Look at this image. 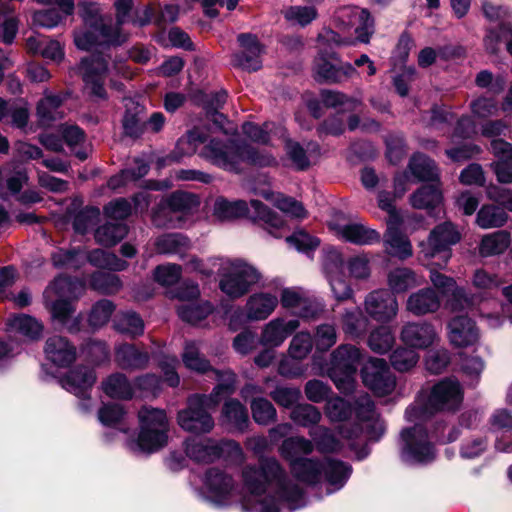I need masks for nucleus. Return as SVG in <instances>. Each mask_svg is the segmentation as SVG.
<instances>
[{"mask_svg":"<svg viewBox=\"0 0 512 512\" xmlns=\"http://www.w3.org/2000/svg\"><path fill=\"white\" fill-rule=\"evenodd\" d=\"M463 400V390L456 379L446 378L435 384L428 398L429 409L455 410Z\"/></svg>","mask_w":512,"mask_h":512,"instance_id":"16","label":"nucleus"},{"mask_svg":"<svg viewBox=\"0 0 512 512\" xmlns=\"http://www.w3.org/2000/svg\"><path fill=\"white\" fill-rule=\"evenodd\" d=\"M313 448V443L308 439L290 437L283 441L280 452L290 462L294 476L302 482L317 481L324 470L328 484L333 487L329 492L341 489L350 475V467L334 460H327L325 465H322L313 459L301 457L311 453Z\"/></svg>","mask_w":512,"mask_h":512,"instance_id":"2","label":"nucleus"},{"mask_svg":"<svg viewBox=\"0 0 512 512\" xmlns=\"http://www.w3.org/2000/svg\"><path fill=\"white\" fill-rule=\"evenodd\" d=\"M498 41L504 42L508 52L512 55V29L503 26L498 32L491 31L485 39L486 48L492 53L496 52Z\"/></svg>","mask_w":512,"mask_h":512,"instance_id":"64","label":"nucleus"},{"mask_svg":"<svg viewBox=\"0 0 512 512\" xmlns=\"http://www.w3.org/2000/svg\"><path fill=\"white\" fill-rule=\"evenodd\" d=\"M368 323L367 317L364 316L362 310L358 307L346 310L342 317L343 331L352 338L364 335Z\"/></svg>","mask_w":512,"mask_h":512,"instance_id":"38","label":"nucleus"},{"mask_svg":"<svg viewBox=\"0 0 512 512\" xmlns=\"http://www.w3.org/2000/svg\"><path fill=\"white\" fill-rule=\"evenodd\" d=\"M79 70L82 74L85 86L90 93L98 96H104L103 81L107 70V63L100 55H91L82 59Z\"/></svg>","mask_w":512,"mask_h":512,"instance_id":"21","label":"nucleus"},{"mask_svg":"<svg viewBox=\"0 0 512 512\" xmlns=\"http://www.w3.org/2000/svg\"><path fill=\"white\" fill-rule=\"evenodd\" d=\"M313 71L316 80L337 83V66L331 64L323 55L315 58Z\"/></svg>","mask_w":512,"mask_h":512,"instance_id":"61","label":"nucleus"},{"mask_svg":"<svg viewBox=\"0 0 512 512\" xmlns=\"http://www.w3.org/2000/svg\"><path fill=\"white\" fill-rule=\"evenodd\" d=\"M213 266H218L221 291L232 299L245 295L261 279L257 268L242 259H215Z\"/></svg>","mask_w":512,"mask_h":512,"instance_id":"7","label":"nucleus"},{"mask_svg":"<svg viewBox=\"0 0 512 512\" xmlns=\"http://www.w3.org/2000/svg\"><path fill=\"white\" fill-rule=\"evenodd\" d=\"M200 156L211 164L227 171L238 172L243 163L270 166L275 158L269 154H259L247 146H239L233 141L224 143L211 139L201 150Z\"/></svg>","mask_w":512,"mask_h":512,"instance_id":"6","label":"nucleus"},{"mask_svg":"<svg viewBox=\"0 0 512 512\" xmlns=\"http://www.w3.org/2000/svg\"><path fill=\"white\" fill-rule=\"evenodd\" d=\"M199 198L186 192H175L169 200V208L174 212H189L199 206Z\"/></svg>","mask_w":512,"mask_h":512,"instance_id":"58","label":"nucleus"},{"mask_svg":"<svg viewBox=\"0 0 512 512\" xmlns=\"http://www.w3.org/2000/svg\"><path fill=\"white\" fill-rule=\"evenodd\" d=\"M507 221L508 215L505 210L494 204L483 205L476 216V224L482 229L499 228Z\"/></svg>","mask_w":512,"mask_h":512,"instance_id":"34","label":"nucleus"},{"mask_svg":"<svg viewBox=\"0 0 512 512\" xmlns=\"http://www.w3.org/2000/svg\"><path fill=\"white\" fill-rule=\"evenodd\" d=\"M418 361L419 354L413 349L404 347L397 348L390 356L391 365L399 372L409 371Z\"/></svg>","mask_w":512,"mask_h":512,"instance_id":"53","label":"nucleus"},{"mask_svg":"<svg viewBox=\"0 0 512 512\" xmlns=\"http://www.w3.org/2000/svg\"><path fill=\"white\" fill-rule=\"evenodd\" d=\"M277 295L268 292H257L249 296L245 304V316L249 321L266 320L277 308Z\"/></svg>","mask_w":512,"mask_h":512,"instance_id":"25","label":"nucleus"},{"mask_svg":"<svg viewBox=\"0 0 512 512\" xmlns=\"http://www.w3.org/2000/svg\"><path fill=\"white\" fill-rule=\"evenodd\" d=\"M362 359L360 350L352 345H340L331 354L329 376L343 393H350L355 387V375Z\"/></svg>","mask_w":512,"mask_h":512,"instance_id":"9","label":"nucleus"},{"mask_svg":"<svg viewBox=\"0 0 512 512\" xmlns=\"http://www.w3.org/2000/svg\"><path fill=\"white\" fill-rule=\"evenodd\" d=\"M310 436L321 452H334L341 448L339 440L325 427L318 426L312 429Z\"/></svg>","mask_w":512,"mask_h":512,"instance_id":"54","label":"nucleus"},{"mask_svg":"<svg viewBox=\"0 0 512 512\" xmlns=\"http://www.w3.org/2000/svg\"><path fill=\"white\" fill-rule=\"evenodd\" d=\"M290 417L295 423L309 427L320 421L321 413L316 407L310 404H302L292 410Z\"/></svg>","mask_w":512,"mask_h":512,"instance_id":"55","label":"nucleus"},{"mask_svg":"<svg viewBox=\"0 0 512 512\" xmlns=\"http://www.w3.org/2000/svg\"><path fill=\"white\" fill-rule=\"evenodd\" d=\"M190 247L187 237L182 234H165L156 241V248L163 254H183Z\"/></svg>","mask_w":512,"mask_h":512,"instance_id":"46","label":"nucleus"},{"mask_svg":"<svg viewBox=\"0 0 512 512\" xmlns=\"http://www.w3.org/2000/svg\"><path fill=\"white\" fill-rule=\"evenodd\" d=\"M140 433L138 447L148 453L155 452L167 444L168 420L163 410L144 407L138 414Z\"/></svg>","mask_w":512,"mask_h":512,"instance_id":"10","label":"nucleus"},{"mask_svg":"<svg viewBox=\"0 0 512 512\" xmlns=\"http://www.w3.org/2000/svg\"><path fill=\"white\" fill-rule=\"evenodd\" d=\"M222 420L232 428L243 431L248 425L246 408L237 400H230L224 404Z\"/></svg>","mask_w":512,"mask_h":512,"instance_id":"37","label":"nucleus"},{"mask_svg":"<svg viewBox=\"0 0 512 512\" xmlns=\"http://www.w3.org/2000/svg\"><path fill=\"white\" fill-rule=\"evenodd\" d=\"M299 326L300 322L297 319L274 318L264 325L260 343L270 348L279 347Z\"/></svg>","mask_w":512,"mask_h":512,"instance_id":"22","label":"nucleus"},{"mask_svg":"<svg viewBox=\"0 0 512 512\" xmlns=\"http://www.w3.org/2000/svg\"><path fill=\"white\" fill-rule=\"evenodd\" d=\"M399 225H387V231L384 235V246L387 254L404 260L413 255V248L408 237L398 230Z\"/></svg>","mask_w":512,"mask_h":512,"instance_id":"29","label":"nucleus"},{"mask_svg":"<svg viewBox=\"0 0 512 512\" xmlns=\"http://www.w3.org/2000/svg\"><path fill=\"white\" fill-rule=\"evenodd\" d=\"M280 303L302 318H313L321 310L320 305L300 287H286L281 290Z\"/></svg>","mask_w":512,"mask_h":512,"instance_id":"18","label":"nucleus"},{"mask_svg":"<svg viewBox=\"0 0 512 512\" xmlns=\"http://www.w3.org/2000/svg\"><path fill=\"white\" fill-rule=\"evenodd\" d=\"M428 412L418 402L407 408L405 417L409 422H415L410 428L401 432V459L409 465L427 464L435 459L436 453L422 422Z\"/></svg>","mask_w":512,"mask_h":512,"instance_id":"5","label":"nucleus"},{"mask_svg":"<svg viewBox=\"0 0 512 512\" xmlns=\"http://www.w3.org/2000/svg\"><path fill=\"white\" fill-rule=\"evenodd\" d=\"M127 233V227L122 223L108 222L95 232V239L104 246H113Z\"/></svg>","mask_w":512,"mask_h":512,"instance_id":"48","label":"nucleus"},{"mask_svg":"<svg viewBox=\"0 0 512 512\" xmlns=\"http://www.w3.org/2000/svg\"><path fill=\"white\" fill-rule=\"evenodd\" d=\"M98 419L105 426L125 431L126 411L122 405L104 404L98 411Z\"/></svg>","mask_w":512,"mask_h":512,"instance_id":"41","label":"nucleus"},{"mask_svg":"<svg viewBox=\"0 0 512 512\" xmlns=\"http://www.w3.org/2000/svg\"><path fill=\"white\" fill-rule=\"evenodd\" d=\"M185 451L188 457L197 462H211L219 457L221 448L212 439L192 438L187 440Z\"/></svg>","mask_w":512,"mask_h":512,"instance_id":"32","label":"nucleus"},{"mask_svg":"<svg viewBox=\"0 0 512 512\" xmlns=\"http://www.w3.org/2000/svg\"><path fill=\"white\" fill-rule=\"evenodd\" d=\"M401 341L409 348L427 349L438 340L434 326L426 321L408 322L403 325L400 332Z\"/></svg>","mask_w":512,"mask_h":512,"instance_id":"19","label":"nucleus"},{"mask_svg":"<svg viewBox=\"0 0 512 512\" xmlns=\"http://www.w3.org/2000/svg\"><path fill=\"white\" fill-rule=\"evenodd\" d=\"M395 342L392 330L387 326H380L374 329L368 338V346L376 353L388 352Z\"/></svg>","mask_w":512,"mask_h":512,"instance_id":"50","label":"nucleus"},{"mask_svg":"<svg viewBox=\"0 0 512 512\" xmlns=\"http://www.w3.org/2000/svg\"><path fill=\"white\" fill-rule=\"evenodd\" d=\"M475 83L478 87L485 88L494 94H499L506 86V80L502 75L494 76L487 70L480 71L477 74Z\"/></svg>","mask_w":512,"mask_h":512,"instance_id":"63","label":"nucleus"},{"mask_svg":"<svg viewBox=\"0 0 512 512\" xmlns=\"http://www.w3.org/2000/svg\"><path fill=\"white\" fill-rule=\"evenodd\" d=\"M182 361L189 370L204 373L210 369L209 362L200 354L196 342H187L182 353Z\"/></svg>","mask_w":512,"mask_h":512,"instance_id":"49","label":"nucleus"},{"mask_svg":"<svg viewBox=\"0 0 512 512\" xmlns=\"http://www.w3.org/2000/svg\"><path fill=\"white\" fill-rule=\"evenodd\" d=\"M165 122V116L161 112L152 113L144 122H140L137 117H132L130 118V137H139L146 132L158 133L164 127Z\"/></svg>","mask_w":512,"mask_h":512,"instance_id":"43","label":"nucleus"},{"mask_svg":"<svg viewBox=\"0 0 512 512\" xmlns=\"http://www.w3.org/2000/svg\"><path fill=\"white\" fill-rule=\"evenodd\" d=\"M67 16L62 10L61 12L56 9L39 10L33 14V23L36 26L51 29L58 26Z\"/></svg>","mask_w":512,"mask_h":512,"instance_id":"62","label":"nucleus"},{"mask_svg":"<svg viewBox=\"0 0 512 512\" xmlns=\"http://www.w3.org/2000/svg\"><path fill=\"white\" fill-rule=\"evenodd\" d=\"M510 243L511 236L510 233L506 231L486 234L482 237L479 244V254L483 257L502 254L510 246Z\"/></svg>","mask_w":512,"mask_h":512,"instance_id":"33","label":"nucleus"},{"mask_svg":"<svg viewBox=\"0 0 512 512\" xmlns=\"http://www.w3.org/2000/svg\"><path fill=\"white\" fill-rule=\"evenodd\" d=\"M221 376L223 382L218 384L210 395L197 394L189 397L187 407L177 415V422L182 429L196 434L209 433L213 429L214 420L210 412L218 406L221 395L234 391L235 375L225 371Z\"/></svg>","mask_w":512,"mask_h":512,"instance_id":"4","label":"nucleus"},{"mask_svg":"<svg viewBox=\"0 0 512 512\" xmlns=\"http://www.w3.org/2000/svg\"><path fill=\"white\" fill-rule=\"evenodd\" d=\"M213 307L208 301L180 304L177 307L179 317L188 323L196 324L212 313Z\"/></svg>","mask_w":512,"mask_h":512,"instance_id":"45","label":"nucleus"},{"mask_svg":"<svg viewBox=\"0 0 512 512\" xmlns=\"http://www.w3.org/2000/svg\"><path fill=\"white\" fill-rule=\"evenodd\" d=\"M44 351L47 359L58 367H67L76 360V347L62 336L49 337Z\"/></svg>","mask_w":512,"mask_h":512,"instance_id":"27","label":"nucleus"},{"mask_svg":"<svg viewBox=\"0 0 512 512\" xmlns=\"http://www.w3.org/2000/svg\"><path fill=\"white\" fill-rule=\"evenodd\" d=\"M95 382L96 374L87 366H77L61 379L62 387L76 396L84 395Z\"/></svg>","mask_w":512,"mask_h":512,"instance_id":"28","label":"nucleus"},{"mask_svg":"<svg viewBox=\"0 0 512 512\" xmlns=\"http://www.w3.org/2000/svg\"><path fill=\"white\" fill-rule=\"evenodd\" d=\"M213 215L221 221L248 216L264 221L270 228L282 229L285 226L280 216L258 200H251L248 204L242 200L229 201L224 197H218L213 205Z\"/></svg>","mask_w":512,"mask_h":512,"instance_id":"8","label":"nucleus"},{"mask_svg":"<svg viewBox=\"0 0 512 512\" xmlns=\"http://www.w3.org/2000/svg\"><path fill=\"white\" fill-rule=\"evenodd\" d=\"M114 5L117 20L115 27L106 25L95 4L84 6V27L74 33V42L79 49L89 51L96 45H119L125 41L120 26L127 21L128 0H116Z\"/></svg>","mask_w":512,"mask_h":512,"instance_id":"3","label":"nucleus"},{"mask_svg":"<svg viewBox=\"0 0 512 512\" xmlns=\"http://www.w3.org/2000/svg\"><path fill=\"white\" fill-rule=\"evenodd\" d=\"M329 228L337 238L356 245H373L381 240L378 231L362 222L333 221L329 224Z\"/></svg>","mask_w":512,"mask_h":512,"instance_id":"17","label":"nucleus"},{"mask_svg":"<svg viewBox=\"0 0 512 512\" xmlns=\"http://www.w3.org/2000/svg\"><path fill=\"white\" fill-rule=\"evenodd\" d=\"M14 7L0 0V37L3 42L12 43L18 31V20L12 15Z\"/></svg>","mask_w":512,"mask_h":512,"instance_id":"39","label":"nucleus"},{"mask_svg":"<svg viewBox=\"0 0 512 512\" xmlns=\"http://www.w3.org/2000/svg\"><path fill=\"white\" fill-rule=\"evenodd\" d=\"M366 312L375 320L387 322L398 312V302L388 290L379 289L369 293L364 301Z\"/></svg>","mask_w":512,"mask_h":512,"instance_id":"20","label":"nucleus"},{"mask_svg":"<svg viewBox=\"0 0 512 512\" xmlns=\"http://www.w3.org/2000/svg\"><path fill=\"white\" fill-rule=\"evenodd\" d=\"M263 196L272 201L273 204L282 212L294 218H305L307 213L301 203L291 197L284 196L280 193H263Z\"/></svg>","mask_w":512,"mask_h":512,"instance_id":"44","label":"nucleus"},{"mask_svg":"<svg viewBox=\"0 0 512 512\" xmlns=\"http://www.w3.org/2000/svg\"><path fill=\"white\" fill-rule=\"evenodd\" d=\"M84 289L78 280L60 276L45 290L46 301H51L50 310L53 318L65 323L74 311L71 300L76 299Z\"/></svg>","mask_w":512,"mask_h":512,"instance_id":"11","label":"nucleus"},{"mask_svg":"<svg viewBox=\"0 0 512 512\" xmlns=\"http://www.w3.org/2000/svg\"><path fill=\"white\" fill-rule=\"evenodd\" d=\"M62 99L60 96L47 95L43 98L37 106V113L40 121L44 125L63 117V112L60 111Z\"/></svg>","mask_w":512,"mask_h":512,"instance_id":"47","label":"nucleus"},{"mask_svg":"<svg viewBox=\"0 0 512 512\" xmlns=\"http://www.w3.org/2000/svg\"><path fill=\"white\" fill-rule=\"evenodd\" d=\"M336 28L361 43H369L373 34V20L369 12L354 6L341 7L335 15Z\"/></svg>","mask_w":512,"mask_h":512,"instance_id":"13","label":"nucleus"},{"mask_svg":"<svg viewBox=\"0 0 512 512\" xmlns=\"http://www.w3.org/2000/svg\"><path fill=\"white\" fill-rule=\"evenodd\" d=\"M312 337L308 332H299L291 340L289 354L294 359L305 358L312 349Z\"/></svg>","mask_w":512,"mask_h":512,"instance_id":"60","label":"nucleus"},{"mask_svg":"<svg viewBox=\"0 0 512 512\" xmlns=\"http://www.w3.org/2000/svg\"><path fill=\"white\" fill-rule=\"evenodd\" d=\"M284 134H286L285 131ZM282 138L286 155L292 162V165L298 170L306 169L310 165V162L305 150L297 142H293L286 138V135Z\"/></svg>","mask_w":512,"mask_h":512,"instance_id":"57","label":"nucleus"},{"mask_svg":"<svg viewBox=\"0 0 512 512\" xmlns=\"http://www.w3.org/2000/svg\"><path fill=\"white\" fill-rule=\"evenodd\" d=\"M251 410L254 420L262 425H267L276 416V410L273 405L264 398L255 399L251 403Z\"/></svg>","mask_w":512,"mask_h":512,"instance_id":"59","label":"nucleus"},{"mask_svg":"<svg viewBox=\"0 0 512 512\" xmlns=\"http://www.w3.org/2000/svg\"><path fill=\"white\" fill-rule=\"evenodd\" d=\"M238 42L241 51L234 55L235 65L248 71L258 70L261 67L262 47L257 38L251 34H240Z\"/></svg>","mask_w":512,"mask_h":512,"instance_id":"24","label":"nucleus"},{"mask_svg":"<svg viewBox=\"0 0 512 512\" xmlns=\"http://www.w3.org/2000/svg\"><path fill=\"white\" fill-rule=\"evenodd\" d=\"M242 130L246 137L260 144H267L273 136H278L279 138L284 136V128L280 126L276 127L271 123H265L263 126H259L247 122L243 124Z\"/></svg>","mask_w":512,"mask_h":512,"instance_id":"36","label":"nucleus"},{"mask_svg":"<svg viewBox=\"0 0 512 512\" xmlns=\"http://www.w3.org/2000/svg\"><path fill=\"white\" fill-rule=\"evenodd\" d=\"M114 311V305L109 300H101L95 303L90 311L88 322L93 328L104 326Z\"/></svg>","mask_w":512,"mask_h":512,"instance_id":"56","label":"nucleus"},{"mask_svg":"<svg viewBox=\"0 0 512 512\" xmlns=\"http://www.w3.org/2000/svg\"><path fill=\"white\" fill-rule=\"evenodd\" d=\"M9 326L31 340L40 338L44 328L38 320L24 314L9 319Z\"/></svg>","mask_w":512,"mask_h":512,"instance_id":"40","label":"nucleus"},{"mask_svg":"<svg viewBox=\"0 0 512 512\" xmlns=\"http://www.w3.org/2000/svg\"><path fill=\"white\" fill-rule=\"evenodd\" d=\"M246 494L242 506L252 512H279L280 503L292 510L304 506L302 489L287 481L275 459H265L260 468L247 466L242 473Z\"/></svg>","mask_w":512,"mask_h":512,"instance_id":"1","label":"nucleus"},{"mask_svg":"<svg viewBox=\"0 0 512 512\" xmlns=\"http://www.w3.org/2000/svg\"><path fill=\"white\" fill-rule=\"evenodd\" d=\"M448 336L451 344L457 347L474 345L479 339L475 323L466 316H457L448 324Z\"/></svg>","mask_w":512,"mask_h":512,"instance_id":"26","label":"nucleus"},{"mask_svg":"<svg viewBox=\"0 0 512 512\" xmlns=\"http://www.w3.org/2000/svg\"><path fill=\"white\" fill-rule=\"evenodd\" d=\"M103 392L110 398L125 399L128 396V379L125 374L115 373L102 382Z\"/></svg>","mask_w":512,"mask_h":512,"instance_id":"52","label":"nucleus"},{"mask_svg":"<svg viewBox=\"0 0 512 512\" xmlns=\"http://www.w3.org/2000/svg\"><path fill=\"white\" fill-rule=\"evenodd\" d=\"M409 170L417 181L438 180V170L433 160L417 153L409 162Z\"/></svg>","mask_w":512,"mask_h":512,"instance_id":"35","label":"nucleus"},{"mask_svg":"<svg viewBox=\"0 0 512 512\" xmlns=\"http://www.w3.org/2000/svg\"><path fill=\"white\" fill-rule=\"evenodd\" d=\"M206 498L217 504L226 505L237 498V491L232 477L219 469L207 471L204 479Z\"/></svg>","mask_w":512,"mask_h":512,"instance_id":"15","label":"nucleus"},{"mask_svg":"<svg viewBox=\"0 0 512 512\" xmlns=\"http://www.w3.org/2000/svg\"><path fill=\"white\" fill-rule=\"evenodd\" d=\"M442 195L436 185L423 186L410 197L411 205L416 209H429L440 204Z\"/></svg>","mask_w":512,"mask_h":512,"instance_id":"42","label":"nucleus"},{"mask_svg":"<svg viewBox=\"0 0 512 512\" xmlns=\"http://www.w3.org/2000/svg\"><path fill=\"white\" fill-rule=\"evenodd\" d=\"M324 265L334 296L339 300L348 299L352 295V290L340 275L343 266L340 252L336 249H330L326 254Z\"/></svg>","mask_w":512,"mask_h":512,"instance_id":"23","label":"nucleus"},{"mask_svg":"<svg viewBox=\"0 0 512 512\" xmlns=\"http://www.w3.org/2000/svg\"><path fill=\"white\" fill-rule=\"evenodd\" d=\"M424 278L418 276L414 271L406 267L395 268L387 275L389 292L395 294L405 293L407 290L420 286Z\"/></svg>","mask_w":512,"mask_h":512,"instance_id":"31","label":"nucleus"},{"mask_svg":"<svg viewBox=\"0 0 512 512\" xmlns=\"http://www.w3.org/2000/svg\"><path fill=\"white\" fill-rule=\"evenodd\" d=\"M282 13L289 23L302 27L310 24L318 16L314 6H290L285 8Z\"/></svg>","mask_w":512,"mask_h":512,"instance_id":"51","label":"nucleus"},{"mask_svg":"<svg viewBox=\"0 0 512 512\" xmlns=\"http://www.w3.org/2000/svg\"><path fill=\"white\" fill-rule=\"evenodd\" d=\"M460 239L461 235L457 228L451 222H444L430 232L427 240L419 243L420 255L425 260L441 255L442 263L437 265L442 268L451 257V246Z\"/></svg>","mask_w":512,"mask_h":512,"instance_id":"12","label":"nucleus"},{"mask_svg":"<svg viewBox=\"0 0 512 512\" xmlns=\"http://www.w3.org/2000/svg\"><path fill=\"white\" fill-rule=\"evenodd\" d=\"M361 376L364 385L379 396L390 394L396 386L395 377L384 359H369L361 370Z\"/></svg>","mask_w":512,"mask_h":512,"instance_id":"14","label":"nucleus"},{"mask_svg":"<svg viewBox=\"0 0 512 512\" xmlns=\"http://www.w3.org/2000/svg\"><path fill=\"white\" fill-rule=\"evenodd\" d=\"M440 305L441 300L437 293L431 288H425L408 297L406 308L412 314L422 316L436 312Z\"/></svg>","mask_w":512,"mask_h":512,"instance_id":"30","label":"nucleus"}]
</instances>
